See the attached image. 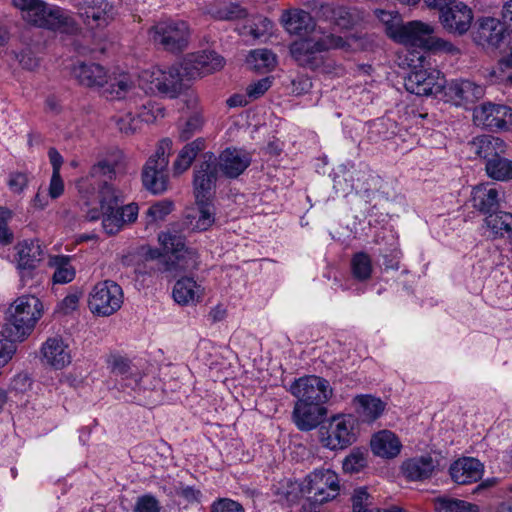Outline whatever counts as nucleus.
Returning a JSON list of instances; mask_svg holds the SVG:
<instances>
[{
	"mask_svg": "<svg viewBox=\"0 0 512 512\" xmlns=\"http://www.w3.org/2000/svg\"><path fill=\"white\" fill-rule=\"evenodd\" d=\"M345 40L334 34H327L319 39L306 38L291 43L289 50L294 61L301 67L311 70L326 71V56L324 52L330 49L343 48ZM330 65H327L329 68Z\"/></svg>",
	"mask_w": 512,
	"mask_h": 512,
	"instance_id": "nucleus-1",
	"label": "nucleus"
},
{
	"mask_svg": "<svg viewBox=\"0 0 512 512\" xmlns=\"http://www.w3.org/2000/svg\"><path fill=\"white\" fill-rule=\"evenodd\" d=\"M12 3L21 11L23 18L35 26L67 32L75 29L74 20L60 7L43 0H12Z\"/></svg>",
	"mask_w": 512,
	"mask_h": 512,
	"instance_id": "nucleus-2",
	"label": "nucleus"
},
{
	"mask_svg": "<svg viewBox=\"0 0 512 512\" xmlns=\"http://www.w3.org/2000/svg\"><path fill=\"white\" fill-rule=\"evenodd\" d=\"M42 315V303L33 295L18 297L6 313V329L17 341H23L33 331Z\"/></svg>",
	"mask_w": 512,
	"mask_h": 512,
	"instance_id": "nucleus-3",
	"label": "nucleus"
},
{
	"mask_svg": "<svg viewBox=\"0 0 512 512\" xmlns=\"http://www.w3.org/2000/svg\"><path fill=\"white\" fill-rule=\"evenodd\" d=\"M159 241L168 253L165 257L162 271L171 273L174 277L181 272L198 268L199 256L195 249L186 247L182 236L167 232L159 235Z\"/></svg>",
	"mask_w": 512,
	"mask_h": 512,
	"instance_id": "nucleus-4",
	"label": "nucleus"
},
{
	"mask_svg": "<svg viewBox=\"0 0 512 512\" xmlns=\"http://www.w3.org/2000/svg\"><path fill=\"white\" fill-rule=\"evenodd\" d=\"M434 26L421 21H410L398 30L400 42L423 48L429 51H444L450 54L459 53V49L451 42L434 35Z\"/></svg>",
	"mask_w": 512,
	"mask_h": 512,
	"instance_id": "nucleus-5",
	"label": "nucleus"
},
{
	"mask_svg": "<svg viewBox=\"0 0 512 512\" xmlns=\"http://www.w3.org/2000/svg\"><path fill=\"white\" fill-rule=\"evenodd\" d=\"M171 141L163 139L157 149L146 161L142 170V184L146 190L155 195L168 189V164L171 151Z\"/></svg>",
	"mask_w": 512,
	"mask_h": 512,
	"instance_id": "nucleus-6",
	"label": "nucleus"
},
{
	"mask_svg": "<svg viewBox=\"0 0 512 512\" xmlns=\"http://www.w3.org/2000/svg\"><path fill=\"white\" fill-rule=\"evenodd\" d=\"M419 61L420 65L415 66L404 80L406 90L418 96L441 95L444 76L424 57H419Z\"/></svg>",
	"mask_w": 512,
	"mask_h": 512,
	"instance_id": "nucleus-7",
	"label": "nucleus"
},
{
	"mask_svg": "<svg viewBox=\"0 0 512 512\" xmlns=\"http://www.w3.org/2000/svg\"><path fill=\"white\" fill-rule=\"evenodd\" d=\"M357 420L351 414L337 415L320 429L322 444L331 449H344L356 441Z\"/></svg>",
	"mask_w": 512,
	"mask_h": 512,
	"instance_id": "nucleus-8",
	"label": "nucleus"
},
{
	"mask_svg": "<svg viewBox=\"0 0 512 512\" xmlns=\"http://www.w3.org/2000/svg\"><path fill=\"white\" fill-rule=\"evenodd\" d=\"M123 290L112 280H104L95 284L89 293L88 307L98 316H110L118 311L123 304Z\"/></svg>",
	"mask_w": 512,
	"mask_h": 512,
	"instance_id": "nucleus-9",
	"label": "nucleus"
},
{
	"mask_svg": "<svg viewBox=\"0 0 512 512\" xmlns=\"http://www.w3.org/2000/svg\"><path fill=\"white\" fill-rule=\"evenodd\" d=\"M150 36L163 49L180 52L188 45L190 29L185 21L168 19L156 23L150 29Z\"/></svg>",
	"mask_w": 512,
	"mask_h": 512,
	"instance_id": "nucleus-10",
	"label": "nucleus"
},
{
	"mask_svg": "<svg viewBox=\"0 0 512 512\" xmlns=\"http://www.w3.org/2000/svg\"><path fill=\"white\" fill-rule=\"evenodd\" d=\"M302 491L313 503L328 502L339 494L338 475L329 468L315 469L306 476Z\"/></svg>",
	"mask_w": 512,
	"mask_h": 512,
	"instance_id": "nucleus-11",
	"label": "nucleus"
},
{
	"mask_svg": "<svg viewBox=\"0 0 512 512\" xmlns=\"http://www.w3.org/2000/svg\"><path fill=\"white\" fill-rule=\"evenodd\" d=\"M186 78L181 65L169 67L167 70L153 69L145 70L139 76V83L141 81L150 82L152 85L151 90L156 89L161 94L167 95L170 98H176L182 90V81ZM139 88L144 90V87Z\"/></svg>",
	"mask_w": 512,
	"mask_h": 512,
	"instance_id": "nucleus-12",
	"label": "nucleus"
},
{
	"mask_svg": "<svg viewBox=\"0 0 512 512\" xmlns=\"http://www.w3.org/2000/svg\"><path fill=\"white\" fill-rule=\"evenodd\" d=\"M289 391L299 402L317 403L324 405L332 396L329 382L319 376L309 375L296 379Z\"/></svg>",
	"mask_w": 512,
	"mask_h": 512,
	"instance_id": "nucleus-13",
	"label": "nucleus"
},
{
	"mask_svg": "<svg viewBox=\"0 0 512 512\" xmlns=\"http://www.w3.org/2000/svg\"><path fill=\"white\" fill-rule=\"evenodd\" d=\"M484 95L485 87L468 79H453L448 82L444 79L441 91V98L455 106L473 104Z\"/></svg>",
	"mask_w": 512,
	"mask_h": 512,
	"instance_id": "nucleus-14",
	"label": "nucleus"
},
{
	"mask_svg": "<svg viewBox=\"0 0 512 512\" xmlns=\"http://www.w3.org/2000/svg\"><path fill=\"white\" fill-rule=\"evenodd\" d=\"M473 121L491 131L510 130L512 128V109L505 105L486 102L473 110Z\"/></svg>",
	"mask_w": 512,
	"mask_h": 512,
	"instance_id": "nucleus-15",
	"label": "nucleus"
},
{
	"mask_svg": "<svg viewBox=\"0 0 512 512\" xmlns=\"http://www.w3.org/2000/svg\"><path fill=\"white\" fill-rule=\"evenodd\" d=\"M224 58L215 51H200L188 54L181 62V68L187 79H196L220 70Z\"/></svg>",
	"mask_w": 512,
	"mask_h": 512,
	"instance_id": "nucleus-16",
	"label": "nucleus"
},
{
	"mask_svg": "<svg viewBox=\"0 0 512 512\" xmlns=\"http://www.w3.org/2000/svg\"><path fill=\"white\" fill-rule=\"evenodd\" d=\"M217 164L212 153H205L194 172V193L196 201L208 200L217 180Z\"/></svg>",
	"mask_w": 512,
	"mask_h": 512,
	"instance_id": "nucleus-17",
	"label": "nucleus"
},
{
	"mask_svg": "<svg viewBox=\"0 0 512 512\" xmlns=\"http://www.w3.org/2000/svg\"><path fill=\"white\" fill-rule=\"evenodd\" d=\"M40 356L43 364L60 370L68 366L72 361V353L69 344L59 335L48 337L40 347Z\"/></svg>",
	"mask_w": 512,
	"mask_h": 512,
	"instance_id": "nucleus-18",
	"label": "nucleus"
},
{
	"mask_svg": "<svg viewBox=\"0 0 512 512\" xmlns=\"http://www.w3.org/2000/svg\"><path fill=\"white\" fill-rule=\"evenodd\" d=\"M16 267L19 270L21 279L31 277L32 271L43 260L44 249L38 239L23 240L15 246Z\"/></svg>",
	"mask_w": 512,
	"mask_h": 512,
	"instance_id": "nucleus-19",
	"label": "nucleus"
},
{
	"mask_svg": "<svg viewBox=\"0 0 512 512\" xmlns=\"http://www.w3.org/2000/svg\"><path fill=\"white\" fill-rule=\"evenodd\" d=\"M472 10L463 2L456 1L439 15L443 28L453 34H465L472 23Z\"/></svg>",
	"mask_w": 512,
	"mask_h": 512,
	"instance_id": "nucleus-20",
	"label": "nucleus"
},
{
	"mask_svg": "<svg viewBox=\"0 0 512 512\" xmlns=\"http://www.w3.org/2000/svg\"><path fill=\"white\" fill-rule=\"evenodd\" d=\"M504 26L500 20L493 17L478 19L473 39L483 48H497L504 39Z\"/></svg>",
	"mask_w": 512,
	"mask_h": 512,
	"instance_id": "nucleus-21",
	"label": "nucleus"
},
{
	"mask_svg": "<svg viewBox=\"0 0 512 512\" xmlns=\"http://www.w3.org/2000/svg\"><path fill=\"white\" fill-rule=\"evenodd\" d=\"M79 16L90 28H102L114 18V7L106 0H95L92 3L85 2L79 8Z\"/></svg>",
	"mask_w": 512,
	"mask_h": 512,
	"instance_id": "nucleus-22",
	"label": "nucleus"
},
{
	"mask_svg": "<svg viewBox=\"0 0 512 512\" xmlns=\"http://www.w3.org/2000/svg\"><path fill=\"white\" fill-rule=\"evenodd\" d=\"M326 413V408L321 404L297 401L293 410V421L299 430L310 431L322 422Z\"/></svg>",
	"mask_w": 512,
	"mask_h": 512,
	"instance_id": "nucleus-23",
	"label": "nucleus"
},
{
	"mask_svg": "<svg viewBox=\"0 0 512 512\" xmlns=\"http://www.w3.org/2000/svg\"><path fill=\"white\" fill-rule=\"evenodd\" d=\"M449 472L455 483L466 485L481 479L483 465L475 458L463 457L451 464Z\"/></svg>",
	"mask_w": 512,
	"mask_h": 512,
	"instance_id": "nucleus-24",
	"label": "nucleus"
},
{
	"mask_svg": "<svg viewBox=\"0 0 512 512\" xmlns=\"http://www.w3.org/2000/svg\"><path fill=\"white\" fill-rule=\"evenodd\" d=\"M251 163L250 155L241 149L227 148L219 156L218 165L228 178L241 175Z\"/></svg>",
	"mask_w": 512,
	"mask_h": 512,
	"instance_id": "nucleus-25",
	"label": "nucleus"
},
{
	"mask_svg": "<svg viewBox=\"0 0 512 512\" xmlns=\"http://www.w3.org/2000/svg\"><path fill=\"white\" fill-rule=\"evenodd\" d=\"M470 151L485 160L496 159L507 152V144L493 135H480L469 142Z\"/></svg>",
	"mask_w": 512,
	"mask_h": 512,
	"instance_id": "nucleus-26",
	"label": "nucleus"
},
{
	"mask_svg": "<svg viewBox=\"0 0 512 512\" xmlns=\"http://www.w3.org/2000/svg\"><path fill=\"white\" fill-rule=\"evenodd\" d=\"M281 23L289 34L297 36H305L311 33L315 27L310 13L297 8L283 11Z\"/></svg>",
	"mask_w": 512,
	"mask_h": 512,
	"instance_id": "nucleus-27",
	"label": "nucleus"
},
{
	"mask_svg": "<svg viewBox=\"0 0 512 512\" xmlns=\"http://www.w3.org/2000/svg\"><path fill=\"white\" fill-rule=\"evenodd\" d=\"M197 208L185 216V225L194 232H204L215 223L216 209L207 200L196 201Z\"/></svg>",
	"mask_w": 512,
	"mask_h": 512,
	"instance_id": "nucleus-28",
	"label": "nucleus"
},
{
	"mask_svg": "<svg viewBox=\"0 0 512 512\" xmlns=\"http://www.w3.org/2000/svg\"><path fill=\"white\" fill-rule=\"evenodd\" d=\"M203 288L191 277L178 279L173 288V298L180 305H190L199 302L203 296Z\"/></svg>",
	"mask_w": 512,
	"mask_h": 512,
	"instance_id": "nucleus-29",
	"label": "nucleus"
},
{
	"mask_svg": "<svg viewBox=\"0 0 512 512\" xmlns=\"http://www.w3.org/2000/svg\"><path fill=\"white\" fill-rule=\"evenodd\" d=\"M72 75L81 85L87 87L103 86L107 83L105 69L96 63H79L73 67Z\"/></svg>",
	"mask_w": 512,
	"mask_h": 512,
	"instance_id": "nucleus-30",
	"label": "nucleus"
},
{
	"mask_svg": "<svg viewBox=\"0 0 512 512\" xmlns=\"http://www.w3.org/2000/svg\"><path fill=\"white\" fill-rule=\"evenodd\" d=\"M498 195L497 189L489 184L478 185L472 191L473 207L488 216L499 209Z\"/></svg>",
	"mask_w": 512,
	"mask_h": 512,
	"instance_id": "nucleus-31",
	"label": "nucleus"
},
{
	"mask_svg": "<svg viewBox=\"0 0 512 512\" xmlns=\"http://www.w3.org/2000/svg\"><path fill=\"white\" fill-rule=\"evenodd\" d=\"M353 405L358 417L367 423L378 419L385 409V403L380 398L369 394L354 397Z\"/></svg>",
	"mask_w": 512,
	"mask_h": 512,
	"instance_id": "nucleus-32",
	"label": "nucleus"
},
{
	"mask_svg": "<svg viewBox=\"0 0 512 512\" xmlns=\"http://www.w3.org/2000/svg\"><path fill=\"white\" fill-rule=\"evenodd\" d=\"M371 449L377 456L393 458L400 453L401 443L394 433L382 430L372 437Z\"/></svg>",
	"mask_w": 512,
	"mask_h": 512,
	"instance_id": "nucleus-33",
	"label": "nucleus"
},
{
	"mask_svg": "<svg viewBox=\"0 0 512 512\" xmlns=\"http://www.w3.org/2000/svg\"><path fill=\"white\" fill-rule=\"evenodd\" d=\"M382 178L369 169L367 166L358 168L357 174V194H361L367 199H373L383 192Z\"/></svg>",
	"mask_w": 512,
	"mask_h": 512,
	"instance_id": "nucleus-34",
	"label": "nucleus"
},
{
	"mask_svg": "<svg viewBox=\"0 0 512 512\" xmlns=\"http://www.w3.org/2000/svg\"><path fill=\"white\" fill-rule=\"evenodd\" d=\"M209 14L216 20L233 21L244 19L248 16V10L240 2L228 0H216L208 10Z\"/></svg>",
	"mask_w": 512,
	"mask_h": 512,
	"instance_id": "nucleus-35",
	"label": "nucleus"
},
{
	"mask_svg": "<svg viewBox=\"0 0 512 512\" xmlns=\"http://www.w3.org/2000/svg\"><path fill=\"white\" fill-rule=\"evenodd\" d=\"M435 462L431 456H420L405 461L402 465L403 474L412 481H422L431 477Z\"/></svg>",
	"mask_w": 512,
	"mask_h": 512,
	"instance_id": "nucleus-36",
	"label": "nucleus"
},
{
	"mask_svg": "<svg viewBox=\"0 0 512 512\" xmlns=\"http://www.w3.org/2000/svg\"><path fill=\"white\" fill-rule=\"evenodd\" d=\"M357 174L358 168L353 165H339L333 177V187L336 193L347 196L352 191L357 193Z\"/></svg>",
	"mask_w": 512,
	"mask_h": 512,
	"instance_id": "nucleus-37",
	"label": "nucleus"
},
{
	"mask_svg": "<svg viewBox=\"0 0 512 512\" xmlns=\"http://www.w3.org/2000/svg\"><path fill=\"white\" fill-rule=\"evenodd\" d=\"M136 90L137 87L133 78L127 73H122L107 82L104 94L107 98L115 100L126 98L130 94H137Z\"/></svg>",
	"mask_w": 512,
	"mask_h": 512,
	"instance_id": "nucleus-38",
	"label": "nucleus"
},
{
	"mask_svg": "<svg viewBox=\"0 0 512 512\" xmlns=\"http://www.w3.org/2000/svg\"><path fill=\"white\" fill-rule=\"evenodd\" d=\"M206 141L204 138H197L194 141L186 144L179 152L177 159L174 162V170L176 173L186 171L192 164L196 156L205 149Z\"/></svg>",
	"mask_w": 512,
	"mask_h": 512,
	"instance_id": "nucleus-39",
	"label": "nucleus"
},
{
	"mask_svg": "<svg viewBox=\"0 0 512 512\" xmlns=\"http://www.w3.org/2000/svg\"><path fill=\"white\" fill-rule=\"evenodd\" d=\"M49 265L55 269L53 281L57 284H66L75 278V269L71 265V257L65 255L53 256L49 260Z\"/></svg>",
	"mask_w": 512,
	"mask_h": 512,
	"instance_id": "nucleus-40",
	"label": "nucleus"
},
{
	"mask_svg": "<svg viewBox=\"0 0 512 512\" xmlns=\"http://www.w3.org/2000/svg\"><path fill=\"white\" fill-rule=\"evenodd\" d=\"M485 172L493 180L506 182L512 179V160L504 155L485 163Z\"/></svg>",
	"mask_w": 512,
	"mask_h": 512,
	"instance_id": "nucleus-41",
	"label": "nucleus"
},
{
	"mask_svg": "<svg viewBox=\"0 0 512 512\" xmlns=\"http://www.w3.org/2000/svg\"><path fill=\"white\" fill-rule=\"evenodd\" d=\"M485 224L495 236H503L505 232L512 231V214L497 210L486 216Z\"/></svg>",
	"mask_w": 512,
	"mask_h": 512,
	"instance_id": "nucleus-42",
	"label": "nucleus"
},
{
	"mask_svg": "<svg viewBox=\"0 0 512 512\" xmlns=\"http://www.w3.org/2000/svg\"><path fill=\"white\" fill-rule=\"evenodd\" d=\"M99 193L101 210H116L124 202V194L107 182L103 183Z\"/></svg>",
	"mask_w": 512,
	"mask_h": 512,
	"instance_id": "nucleus-43",
	"label": "nucleus"
},
{
	"mask_svg": "<svg viewBox=\"0 0 512 512\" xmlns=\"http://www.w3.org/2000/svg\"><path fill=\"white\" fill-rule=\"evenodd\" d=\"M372 261L365 252H358L351 259L352 275L358 281H366L370 279L372 274Z\"/></svg>",
	"mask_w": 512,
	"mask_h": 512,
	"instance_id": "nucleus-44",
	"label": "nucleus"
},
{
	"mask_svg": "<svg viewBox=\"0 0 512 512\" xmlns=\"http://www.w3.org/2000/svg\"><path fill=\"white\" fill-rule=\"evenodd\" d=\"M108 364L114 375L126 380L134 377L135 386H138V374L133 373V367L129 359L120 355H112L108 360Z\"/></svg>",
	"mask_w": 512,
	"mask_h": 512,
	"instance_id": "nucleus-45",
	"label": "nucleus"
},
{
	"mask_svg": "<svg viewBox=\"0 0 512 512\" xmlns=\"http://www.w3.org/2000/svg\"><path fill=\"white\" fill-rule=\"evenodd\" d=\"M436 510L438 512H477L475 505L464 500L440 497L436 501Z\"/></svg>",
	"mask_w": 512,
	"mask_h": 512,
	"instance_id": "nucleus-46",
	"label": "nucleus"
},
{
	"mask_svg": "<svg viewBox=\"0 0 512 512\" xmlns=\"http://www.w3.org/2000/svg\"><path fill=\"white\" fill-rule=\"evenodd\" d=\"M102 226L108 235L118 233L123 227V218L118 215L116 210H101Z\"/></svg>",
	"mask_w": 512,
	"mask_h": 512,
	"instance_id": "nucleus-47",
	"label": "nucleus"
},
{
	"mask_svg": "<svg viewBox=\"0 0 512 512\" xmlns=\"http://www.w3.org/2000/svg\"><path fill=\"white\" fill-rule=\"evenodd\" d=\"M142 120L131 112L116 119V125L122 134L127 136L134 134L141 128Z\"/></svg>",
	"mask_w": 512,
	"mask_h": 512,
	"instance_id": "nucleus-48",
	"label": "nucleus"
},
{
	"mask_svg": "<svg viewBox=\"0 0 512 512\" xmlns=\"http://www.w3.org/2000/svg\"><path fill=\"white\" fill-rule=\"evenodd\" d=\"M133 512H161L160 501L152 494H144L137 497L133 506Z\"/></svg>",
	"mask_w": 512,
	"mask_h": 512,
	"instance_id": "nucleus-49",
	"label": "nucleus"
},
{
	"mask_svg": "<svg viewBox=\"0 0 512 512\" xmlns=\"http://www.w3.org/2000/svg\"><path fill=\"white\" fill-rule=\"evenodd\" d=\"M325 9L331 14V19L336 25L347 28L353 24V17L346 7L328 5Z\"/></svg>",
	"mask_w": 512,
	"mask_h": 512,
	"instance_id": "nucleus-50",
	"label": "nucleus"
},
{
	"mask_svg": "<svg viewBox=\"0 0 512 512\" xmlns=\"http://www.w3.org/2000/svg\"><path fill=\"white\" fill-rule=\"evenodd\" d=\"M369 498L365 488L356 489L352 497L353 512H380L379 509L370 507Z\"/></svg>",
	"mask_w": 512,
	"mask_h": 512,
	"instance_id": "nucleus-51",
	"label": "nucleus"
},
{
	"mask_svg": "<svg viewBox=\"0 0 512 512\" xmlns=\"http://www.w3.org/2000/svg\"><path fill=\"white\" fill-rule=\"evenodd\" d=\"M250 58L257 68H272L276 64L275 55L268 49H256L250 52Z\"/></svg>",
	"mask_w": 512,
	"mask_h": 512,
	"instance_id": "nucleus-52",
	"label": "nucleus"
},
{
	"mask_svg": "<svg viewBox=\"0 0 512 512\" xmlns=\"http://www.w3.org/2000/svg\"><path fill=\"white\" fill-rule=\"evenodd\" d=\"M203 125V119L199 114L192 115L184 124L179 132L181 140L186 141L190 139L196 132H198Z\"/></svg>",
	"mask_w": 512,
	"mask_h": 512,
	"instance_id": "nucleus-53",
	"label": "nucleus"
},
{
	"mask_svg": "<svg viewBox=\"0 0 512 512\" xmlns=\"http://www.w3.org/2000/svg\"><path fill=\"white\" fill-rule=\"evenodd\" d=\"M12 218V211L0 208V243L10 244L13 241V233L8 228V221Z\"/></svg>",
	"mask_w": 512,
	"mask_h": 512,
	"instance_id": "nucleus-54",
	"label": "nucleus"
},
{
	"mask_svg": "<svg viewBox=\"0 0 512 512\" xmlns=\"http://www.w3.org/2000/svg\"><path fill=\"white\" fill-rule=\"evenodd\" d=\"M272 78L265 77L249 84L246 88V94L250 99H258L271 87Z\"/></svg>",
	"mask_w": 512,
	"mask_h": 512,
	"instance_id": "nucleus-55",
	"label": "nucleus"
},
{
	"mask_svg": "<svg viewBox=\"0 0 512 512\" xmlns=\"http://www.w3.org/2000/svg\"><path fill=\"white\" fill-rule=\"evenodd\" d=\"M366 465V459L360 452H353L343 461V469L345 472H359Z\"/></svg>",
	"mask_w": 512,
	"mask_h": 512,
	"instance_id": "nucleus-56",
	"label": "nucleus"
},
{
	"mask_svg": "<svg viewBox=\"0 0 512 512\" xmlns=\"http://www.w3.org/2000/svg\"><path fill=\"white\" fill-rule=\"evenodd\" d=\"M172 206L169 201L157 202L148 208L146 214L152 221L162 220L172 211Z\"/></svg>",
	"mask_w": 512,
	"mask_h": 512,
	"instance_id": "nucleus-57",
	"label": "nucleus"
},
{
	"mask_svg": "<svg viewBox=\"0 0 512 512\" xmlns=\"http://www.w3.org/2000/svg\"><path fill=\"white\" fill-rule=\"evenodd\" d=\"M28 183V175L24 172H13L9 175L8 187L13 193H22L27 188Z\"/></svg>",
	"mask_w": 512,
	"mask_h": 512,
	"instance_id": "nucleus-58",
	"label": "nucleus"
},
{
	"mask_svg": "<svg viewBox=\"0 0 512 512\" xmlns=\"http://www.w3.org/2000/svg\"><path fill=\"white\" fill-rule=\"evenodd\" d=\"M16 340H0V367L6 365L16 352Z\"/></svg>",
	"mask_w": 512,
	"mask_h": 512,
	"instance_id": "nucleus-59",
	"label": "nucleus"
},
{
	"mask_svg": "<svg viewBox=\"0 0 512 512\" xmlns=\"http://www.w3.org/2000/svg\"><path fill=\"white\" fill-rule=\"evenodd\" d=\"M211 512H244L241 504L230 499H220L213 503Z\"/></svg>",
	"mask_w": 512,
	"mask_h": 512,
	"instance_id": "nucleus-60",
	"label": "nucleus"
},
{
	"mask_svg": "<svg viewBox=\"0 0 512 512\" xmlns=\"http://www.w3.org/2000/svg\"><path fill=\"white\" fill-rule=\"evenodd\" d=\"M116 211L118 215L123 218L124 224L134 222L138 216V206L135 203H130L127 205L121 204L116 209Z\"/></svg>",
	"mask_w": 512,
	"mask_h": 512,
	"instance_id": "nucleus-61",
	"label": "nucleus"
},
{
	"mask_svg": "<svg viewBox=\"0 0 512 512\" xmlns=\"http://www.w3.org/2000/svg\"><path fill=\"white\" fill-rule=\"evenodd\" d=\"M90 174L92 177L108 176L109 178H111L112 175L115 174V168L114 165L111 164L109 161L101 160L92 166Z\"/></svg>",
	"mask_w": 512,
	"mask_h": 512,
	"instance_id": "nucleus-62",
	"label": "nucleus"
},
{
	"mask_svg": "<svg viewBox=\"0 0 512 512\" xmlns=\"http://www.w3.org/2000/svg\"><path fill=\"white\" fill-rule=\"evenodd\" d=\"M64 192V182L60 173H52L49 184V196L52 199H57Z\"/></svg>",
	"mask_w": 512,
	"mask_h": 512,
	"instance_id": "nucleus-63",
	"label": "nucleus"
},
{
	"mask_svg": "<svg viewBox=\"0 0 512 512\" xmlns=\"http://www.w3.org/2000/svg\"><path fill=\"white\" fill-rule=\"evenodd\" d=\"M79 303V295L77 293L68 294L59 304V309L64 314H69L76 310Z\"/></svg>",
	"mask_w": 512,
	"mask_h": 512,
	"instance_id": "nucleus-64",
	"label": "nucleus"
}]
</instances>
